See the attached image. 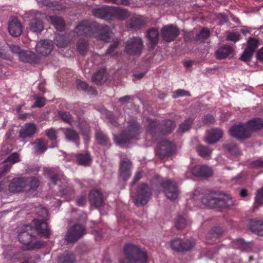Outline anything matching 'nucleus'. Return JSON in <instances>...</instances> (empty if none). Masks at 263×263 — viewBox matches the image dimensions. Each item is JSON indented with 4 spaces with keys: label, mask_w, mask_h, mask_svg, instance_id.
<instances>
[{
    "label": "nucleus",
    "mask_w": 263,
    "mask_h": 263,
    "mask_svg": "<svg viewBox=\"0 0 263 263\" xmlns=\"http://www.w3.org/2000/svg\"><path fill=\"white\" fill-rule=\"evenodd\" d=\"M27 190H34L37 189L39 185L38 179L35 177L25 179Z\"/></svg>",
    "instance_id": "obj_41"
},
{
    "label": "nucleus",
    "mask_w": 263,
    "mask_h": 263,
    "mask_svg": "<svg viewBox=\"0 0 263 263\" xmlns=\"http://www.w3.org/2000/svg\"><path fill=\"white\" fill-rule=\"evenodd\" d=\"M129 15V13L126 9L120 7L112 8L111 19L117 18L120 20H124L126 19Z\"/></svg>",
    "instance_id": "obj_28"
},
{
    "label": "nucleus",
    "mask_w": 263,
    "mask_h": 263,
    "mask_svg": "<svg viewBox=\"0 0 263 263\" xmlns=\"http://www.w3.org/2000/svg\"><path fill=\"white\" fill-rule=\"evenodd\" d=\"M36 125L31 123H28L22 126L20 132L19 137L22 139L30 138L36 132Z\"/></svg>",
    "instance_id": "obj_18"
},
{
    "label": "nucleus",
    "mask_w": 263,
    "mask_h": 263,
    "mask_svg": "<svg viewBox=\"0 0 263 263\" xmlns=\"http://www.w3.org/2000/svg\"><path fill=\"white\" fill-rule=\"evenodd\" d=\"M175 145L173 143L163 141L159 143L160 153L164 155L172 154L175 151Z\"/></svg>",
    "instance_id": "obj_25"
},
{
    "label": "nucleus",
    "mask_w": 263,
    "mask_h": 263,
    "mask_svg": "<svg viewBox=\"0 0 263 263\" xmlns=\"http://www.w3.org/2000/svg\"><path fill=\"white\" fill-rule=\"evenodd\" d=\"M229 133L231 136L239 139L246 138L249 135L246 125L242 123L234 125L230 129Z\"/></svg>",
    "instance_id": "obj_14"
},
{
    "label": "nucleus",
    "mask_w": 263,
    "mask_h": 263,
    "mask_svg": "<svg viewBox=\"0 0 263 263\" xmlns=\"http://www.w3.org/2000/svg\"><path fill=\"white\" fill-rule=\"evenodd\" d=\"M20 60L25 63H35L39 60L38 57L30 50H22L19 57Z\"/></svg>",
    "instance_id": "obj_23"
},
{
    "label": "nucleus",
    "mask_w": 263,
    "mask_h": 263,
    "mask_svg": "<svg viewBox=\"0 0 263 263\" xmlns=\"http://www.w3.org/2000/svg\"><path fill=\"white\" fill-rule=\"evenodd\" d=\"M250 228L252 231L258 235L263 236V222L252 220L250 221Z\"/></svg>",
    "instance_id": "obj_32"
},
{
    "label": "nucleus",
    "mask_w": 263,
    "mask_h": 263,
    "mask_svg": "<svg viewBox=\"0 0 263 263\" xmlns=\"http://www.w3.org/2000/svg\"><path fill=\"white\" fill-rule=\"evenodd\" d=\"M192 202L197 206L203 205L210 208H224L233 204L232 199L229 195L221 193L212 192L208 197L201 198L198 189L194 191L191 195V198L188 199V204Z\"/></svg>",
    "instance_id": "obj_1"
},
{
    "label": "nucleus",
    "mask_w": 263,
    "mask_h": 263,
    "mask_svg": "<svg viewBox=\"0 0 263 263\" xmlns=\"http://www.w3.org/2000/svg\"><path fill=\"white\" fill-rule=\"evenodd\" d=\"M9 190L12 193L27 191L26 182L23 178H14L9 184Z\"/></svg>",
    "instance_id": "obj_17"
},
{
    "label": "nucleus",
    "mask_w": 263,
    "mask_h": 263,
    "mask_svg": "<svg viewBox=\"0 0 263 263\" xmlns=\"http://www.w3.org/2000/svg\"><path fill=\"white\" fill-rule=\"evenodd\" d=\"M186 225V220L185 217L179 216L177 218L176 222V226L179 230L182 229L185 227Z\"/></svg>",
    "instance_id": "obj_50"
},
{
    "label": "nucleus",
    "mask_w": 263,
    "mask_h": 263,
    "mask_svg": "<svg viewBox=\"0 0 263 263\" xmlns=\"http://www.w3.org/2000/svg\"><path fill=\"white\" fill-rule=\"evenodd\" d=\"M96 139L98 142L102 144H105L108 141L106 135L102 132H98L96 133Z\"/></svg>",
    "instance_id": "obj_49"
},
{
    "label": "nucleus",
    "mask_w": 263,
    "mask_h": 263,
    "mask_svg": "<svg viewBox=\"0 0 263 263\" xmlns=\"http://www.w3.org/2000/svg\"><path fill=\"white\" fill-rule=\"evenodd\" d=\"M53 44L50 40H45L36 43L35 50L42 56L48 55L52 50Z\"/></svg>",
    "instance_id": "obj_15"
},
{
    "label": "nucleus",
    "mask_w": 263,
    "mask_h": 263,
    "mask_svg": "<svg viewBox=\"0 0 263 263\" xmlns=\"http://www.w3.org/2000/svg\"><path fill=\"white\" fill-rule=\"evenodd\" d=\"M89 198L91 204L96 207L100 206L103 203L102 195L98 190L92 191L89 194Z\"/></svg>",
    "instance_id": "obj_27"
},
{
    "label": "nucleus",
    "mask_w": 263,
    "mask_h": 263,
    "mask_svg": "<svg viewBox=\"0 0 263 263\" xmlns=\"http://www.w3.org/2000/svg\"><path fill=\"white\" fill-rule=\"evenodd\" d=\"M175 127V123L172 120H167L165 121L161 127V133L163 135H167L171 133Z\"/></svg>",
    "instance_id": "obj_35"
},
{
    "label": "nucleus",
    "mask_w": 263,
    "mask_h": 263,
    "mask_svg": "<svg viewBox=\"0 0 263 263\" xmlns=\"http://www.w3.org/2000/svg\"><path fill=\"white\" fill-rule=\"evenodd\" d=\"M32 144L34 145V151L38 153H42L47 148L46 143L41 139L36 140Z\"/></svg>",
    "instance_id": "obj_40"
},
{
    "label": "nucleus",
    "mask_w": 263,
    "mask_h": 263,
    "mask_svg": "<svg viewBox=\"0 0 263 263\" xmlns=\"http://www.w3.org/2000/svg\"><path fill=\"white\" fill-rule=\"evenodd\" d=\"M77 88L80 89L86 90L88 88V84L80 80H77L76 81Z\"/></svg>",
    "instance_id": "obj_57"
},
{
    "label": "nucleus",
    "mask_w": 263,
    "mask_h": 263,
    "mask_svg": "<svg viewBox=\"0 0 263 263\" xmlns=\"http://www.w3.org/2000/svg\"><path fill=\"white\" fill-rule=\"evenodd\" d=\"M221 233V231L220 229H219L217 232H210L208 235V238L210 239H213L215 240V239Z\"/></svg>",
    "instance_id": "obj_59"
},
{
    "label": "nucleus",
    "mask_w": 263,
    "mask_h": 263,
    "mask_svg": "<svg viewBox=\"0 0 263 263\" xmlns=\"http://www.w3.org/2000/svg\"><path fill=\"white\" fill-rule=\"evenodd\" d=\"M226 150L231 155L234 156H238L240 155V151L238 146L232 142H229L224 146Z\"/></svg>",
    "instance_id": "obj_37"
},
{
    "label": "nucleus",
    "mask_w": 263,
    "mask_h": 263,
    "mask_svg": "<svg viewBox=\"0 0 263 263\" xmlns=\"http://www.w3.org/2000/svg\"><path fill=\"white\" fill-rule=\"evenodd\" d=\"M8 29L10 34L13 36H18L22 32L21 23L16 18L10 20Z\"/></svg>",
    "instance_id": "obj_19"
},
{
    "label": "nucleus",
    "mask_w": 263,
    "mask_h": 263,
    "mask_svg": "<svg viewBox=\"0 0 263 263\" xmlns=\"http://www.w3.org/2000/svg\"><path fill=\"white\" fill-rule=\"evenodd\" d=\"M74 31L78 35L91 36L95 34L98 39L105 42H109L111 36L110 29L108 27L105 26L97 28L95 24L87 21L80 22Z\"/></svg>",
    "instance_id": "obj_2"
},
{
    "label": "nucleus",
    "mask_w": 263,
    "mask_h": 263,
    "mask_svg": "<svg viewBox=\"0 0 263 263\" xmlns=\"http://www.w3.org/2000/svg\"><path fill=\"white\" fill-rule=\"evenodd\" d=\"M210 35V31L208 29L204 28L196 36L197 41H204L208 39Z\"/></svg>",
    "instance_id": "obj_46"
},
{
    "label": "nucleus",
    "mask_w": 263,
    "mask_h": 263,
    "mask_svg": "<svg viewBox=\"0 0 263 263\" xmlns=\"http://www.w3.org/2000/svg\"><path fill=\"white\" fill-rule=\"evenodd\" d=\"M150 196L151 190L148 185L146 184H142L138 188L134 202L138 206L146 204Z\"/></svg>",
    "instance_id": "obj_9"
},
{
    "label": "nucleus",
    "mask_w": 263,
    "mask_h": 263,
    "mask_svg": "<svg viewBox=\"0 0 263 263\" xmlns=\"http://www.w3.org/2000/svg\"><path fill=\"white\" fill-rule=\"evenodd\" d=\"M249 133L261 129L263 127V120L255 118L248 122L246 125Z\"/></svg>",
    "instance_id": "obj_29"
},
{
    "label": "nucleus",
    "mask_w": 263,
    "mask_h": 263,
    "mask_svg": "<svg viewBox=\"0 0 263 263\" xmlns=\"http://www.w3.org/2000/svg\"><path fill=\"white\" fill-rule=\"evenodd\" d=\"M197 151L199 155L202 157L209 156L212 153V151L208 147L202 145H199L197 148Z\"/></svg>",
    "instance_id": "obj_45"
},
{
    "label": "nucleus",
    "mask_w": 263,
    "mask_h": 263,
    "mask_svg": "<svg viewBox=\"0 0 263 263\" xmlns=\"http://www.w3.org/2000/svg\"><path fill=\"white\" fill-rule=\"evenodd\" d=\"M165 196L170 200H174L178 196V191L176 183L174 181L167 180L162 184Z\"/></svg>",
    "instance_id": "obj_11"
},
{
    "label": "nucleus",
    "mask_w": 263,
    "mask_h": 263,
    "mask_svg": "<svg viewBox=\"0 0 263 263\" xmlns=\"http://www.w3.org/2000/svg\"><path fill=\"white\" fill-rule=\"evenodd\" d=\"M29 21V29L32 32H40L44 29L43 20L46 18L45 14L40 12H31Z\"/></svg>",
    "instance_id": "obj_7"
},
{
    "label": "nucleus",
    "mask_w": 263,
    "mask_h": 263,
    "mask_svg": "<svg viewBox=\"0 0 263 263\" xmlns=\"http://www.w3.org/2000/svg\"><path fill=\"white\" fill-rule=\"evenodd\" d=\"M77 159L79 163L81 165H88L91 161L90 156L87 154H79L77 156Z\"/></svg>",
    "instance_id": "obj_42"
},
{
    "label": "nucleus",
    "mask_w": 263,
    "mask_h": 263,
    "mask_svg": "<svg viewBox=\"0 0 263 263\" xmlns=\"http://www.w3.org/2000/svg\"><path fill=\"white\" fill-rule=\"evenodd\" d=\"M35 104L32 105V107H41L43 106L45 104V99L42 97H37L35 98Z\"/></svg>",
    "instance_id": "obj_53"
},
{
    "label": "nucleus",
    "mask_w": 263,
    "mask_h": 263,
    "mask_svg": "<svg viewBox=\"0 0 263 263\" xmlns=\"http://www.w3.org/2000/svg\"><path fill=\"white\" fill-rule=\"evenodd\" d=\"M106 79V69L101 68L97 71L92 77V81L96 84H101Z\"/></svg>",
    "instance_id": "obj_33"
},
{
    "label": "nucleus",
    "mask_w": 263,
    "mask_h": 263,
    "mask_svg": "<svg viewBox=\"0 0 263 263\" xmlns=\"http://www.w3.org/2000/svg\"><path fill=\"white\" fill-rule=\"evenodd\" d=\"M193 120L189 119L186 120L180 126L179 132L181 133H184L188 131L191 127L192 124Z\"/></svg>",
    "instance_id": "obj_48"
},
{
    "label": "nucleus",
    "mask_w": 263,
    "mask_h": 263,
    "mask_svg": "<svg viewBox=\"0 0 263 263\" xmlns=\"http://www.w3.org/2000/svg\"><path fill=\"white\" fill-rule=\"evenodd\" d=\"M119 45V42L116 41L113 44H112L107 50L106 51V54H111L112 52L114 51V49L118 46Z\"/></svg>",
    "instance_id": "obj_64"
},
{
    "label": "nucleus",
    "mask_w": 263,
    "mask_h": 263,
    "mask_svg": "<svg viewBox=\"0 0 263 263\" xmlns=\"http://www.w3.org/2000/svg\"><path fill=\"white\" fill-rule=\"evenodd\" d=\"M189 95V92L183 89H179L176 91L175 95L174 96V98L182 97L185 96Z\"/></svg>",
    "instance_id": "obj_60"
},
{
    "label": "nucleus",
    "mask_w": 263,
    "mask_h": 263,
    "mask_svg": "<svg viewBox=\"0 0 263 263\" xmlns=\"http://www.w3.org/2000/svg\"><path fill=\"white\" fill-rule=\"evenodd\" d=\"M163 39L167 42L174 41L179 34V30L175 26L171 25L163 27L161 30Z\"/></svg>",
    "instance_id": "obj_13"
},
{
    "label": "nucleus",
    "mask_w": 263,
    "mask_h": 263,
    "mask_svg": "<svg viewBox=\"0 0 263 263\" xmlns=\"http://www.w3.org/2000/svg\"><path fill=\"white\" fill-rule=\"evenodd\" d=\"M147 36L152 45H156L159 37L158 30L153 28L150 29L147 32Z\"/></svg>",
    "instance_id": "obj_38"
},
{
    "label": "nucleus",
    "mask_w": 263,
    "mask_h": 263,
    "mask_svg": "<svg viewBox=\"0 0 263 263\" xmlns=\"http://www.w3.org/2000/svg\"><path fill=\"white\" fill-rule=\"evenodd\" d=\"M65 138L69 141L76 142L79 139L78 133L74 130L70 128H66L64 132Z\"/></svg>",
    "instance_id": "obj_39"
},
{
    "label": "nucleus",
    "mask_w": 263,
    "mask_h": 263,
    "mask_svg": "<svg viewBox=\"0 0 263 263\" xmlns=\"http://www.w3.org/2000/svg\"><path fill=\"white\" fill-rule=\"evenodd\" d=\"M19 155L16 153L11 154L6 160L5 162H9L11 163H15L20 161Z\"/></svg>",
    "instance_id": "obj_51"
},
{
    "label": "nucleus",
    "mask_w": 263,
    "mask_h": 263,
    "mask_svg": "<svg viewBox=\"0 0 263 263\" xmlns=\"http://www.w3.org/2000/svg\"><path fill=\"white\" fill-rule=\"evenodd\" d=\"M76 257L74 253L65 251L59 257V263H75Z\"/></svg>",
    "instance_id": "obj_30"
},
{
    "label": "nucleus",
    "mask_w": 263,
    "mask_h": 263,
    "mask_svg": "<svg viewBox=\"0 0 263 263\" xmlns=\"http://www.w3.org/2000/svg\"><path fill=\"white\" fill-rule=\"evenodd\" d=\"M85 234V228L80 224H75L66 234V240L68 243H74Z\"/></svg>",
    "instance_id": "obj_10"
},
{
    "label": "nucleus",
    "mask_w": 263,
    "mask_h": 263,
    "mask_svg": "<svg viewBox=\"0 0 263 263\" xmlns=\"http://www.w3.org/2000/svg\"><path fill=\"white\" fill-rule=\"evenodd\" d=\"M46 135L51 140H54L57 139V132L56 130H54L53 128H50L46 130Z\"/></svg>",
    "instance_id": "obj_54"
},
{
    "label": "nucleus",
    "mask_w": 263,
    "mask_h": 263,
    "mask_svg": "<svg viewBox=\"0 0 263 263\" xmlns=\"http://www.w3.org/2000/svg\"><path fill=\"white\" fill-rule=\"evenodd\" d=\"M252 166L254 167L263 168V159H258L252 163Z\"/></svg>",
    "instance_id": "obj_63"
},
{
    "label": "nucleus",
    "mask_w": 263,
    "mask_h": 263,
    "mask_svg": "<svg viewBox=\"0 0 263 263\" xmlns=\"http://www.w3.org/2000/svg\"><path fill=\"white\" fill-rule=\"evenodd\" d=\"M222 131L218 128L212 129L206 132L205 140L209 144L217 142L222 136Z\"/></svg>",
    "instance_id": "obj_21"
},
{
    "label": "nucleus",
    "mask_w": 263,
    "mask_h": 263,
    "mask_svg": "<svg viewBox=\"0 0 263 263\" xmlns=\"http://www.w3.org/2000/svg\"><path fill=\"white\" fill-rule=\"evenodd\" d=\"M255 201L258 204L263 202V188L258 191L255 197Z\"/></svg>",
    "instance_id": "obj_58"
},
{
    "label": "nucleus",
    "mask_w": 263,
    "mask_h": 263,
    "mask_svg": "<svg viewBox=\"0 0 263 263\" xmlns=\"http://www.w3.org/2000/svg\"><path fill=\"white\" fill-rule=\"evenodd\" d=\"M145 20L140 16L133 17L128 23L129 26L132 28H139L145 24Z\"/></svg>",
    "instance_id": "obj_34"
},
{
    "label": "nucleus",
    "mask_w": 263,
    "mask_h": 263,
    "mask_svg": "<svg viewBox=\"0 0 263 263\" xmlns=\"http://www.w3.org/2000/svg\"><path fill=\"white\" fill-rule=\"evenodd\" d=\"M131 162L128 160L121 159L120 164V175L121 178L126 180L130 175V166Z\"/></svg>",
    "instance_id": "obj_26"
},
{
    "label": "nucleus",
    "mask_w": 263,
    "mask_h": 263,
    "mask_svg": "<svg viewBox=\"0 0 263 263\" xmlns=\"http://www.w3.org/2000/svg\"><path fill=\"white\" fill-rule=\"evenodd\" d=\"M193 175L197 177H209L212 175V169L205 165H197L191 171Z\"/></svg>",
    "instance_id": "obj_20"
},
{
    "label": "nucleus",
    "mask_w": 263,
    "mask_h": 263,
    "mask_svg": "<svg viewBox=\"0 0 263 263\" xmlns=\"http://www.w3.org/2000/svg\"><path fill=\"white\" fill-rule=\"evenodd\" d=\"M106 2H110L117 4L127 5L129 4V0H105Z\"/></svg>",
    "instance_id": "obj_62"
},
{
    "label": "nucleus",
    "mask_w": 263,
    "mask_h": 263,
    "mask_svg": "<svg viewBox=\"0 0 263 263\" xmlns=\"http://www.w3.org/2000/svg\"><path fill=\"white\" fill-rule=\"evenodd\" d=\"M54 27L58 30H62L64 27V22L61 17L57 16H50L48 19Z\"/></svg>",
    "instance_id": "obj_36"
},
{
    "label": "nucleus",
    "mask_w": 263,
    "mask_h": 263,
    "mask_svg": "<svg viewBox=\"0 0 263 263\" xmlns=\"http://www.w3.org/2000/svg\"><path fill=\"white\" fill-rule=\"evenodd\" d=\"M58 114L61 119L67 123H71L73 120L71 115L68 112L60 111L58 112Z\"/></svg>",
    "instance_id": "obj_47"
},
{
    "label": "nucleus",
    "mask_w": 263,
    "mask_h": 263,
    "mask_svg": "<svg viewBox=\"0 0 263 263\" xmlns=\"http://www.w3.org/2000/svg\"><path fill=\"white\" fill-rule=\"evenodd\" d=\"M86 196L85 195H81L80 197L77 199V204L79 206H83L86 203Z\"/></svg>",
    "instance_id": "obj_61"
},
{
    "label": "nucleus",
    "mask_w": 263,
    "mask_h": 263,
    "mask_svg": "<svg viewBox=\"0 0 263 263\" xmlns=\"http://www.w3.org/2000/svg\"><path fill=\"white\" fill-rule=\"evenodd\" d=\"M6 46L5 43L0 42V58L7 59L8 57L5 53Z\"/></svg>",
    "instance_id": "obj_55"
},
{
    "label": "nucleus",
    "mask_w": 263,
    "mask_h": 263,
    "mask_svg": "<svg viewBox=\"0 0 263 263\" xmlns=\"http://www.w3.org/2000/svg\"><path fill=\"white\" fill-rule=\"evenodd\" d=\"M77 49L80 54H84L88 50V44L85 40H80L77 44Z\"/></svg>",
    "instance_id": "obj_44"
},
{
    "label": "nucleus",
    "mask_w": 263,
    "mask_h": 263,
    "mask_svg": "<svg viewBox=\"0 0 263 263\" xmlns=\"http://www.w3.org/2000/svg\"><path fill=\"white\" fill-rule=\"evenodd\" d=\"M37 214L39 217L43 218V219H34L33 220L32 223L35 226L36 233L41 236L47 238L50 234L47 223L45 222L48 216V212L46 209L40 207Z\"/></svg>",
    "instance_id": "obj_6"
},
{
    "label": "nucleus",
    "mask_w": 263,
    "mask_h": 263,
    "mask_svg": "<svg viewBox=\"0 0 263 263\" xmlns=\"http://www.w3.org/2000/svg\"><path fill=\"white\" fill-rule=\"evenodd\" d=\"M112 7H106L97 8L93 11L94 15L98 18L107 21L111 20Z\"/></svg>",
    "instance_id": "obj_22"
},
{
    "label": "nucleus",
    "mask_w": 263,
    "mask_h": 263,
    "mask_svg": "<svg viewBox=\"0 0 263 263\" xmlns=\"http://www.w3.org/2000/svg\"><path fill=\"white\" fill-rule=\"evenodd\" d=\"M259 44L258 41L254 38L250 37L248 41V45L241 57V59L243 61H248L250 60L252 54L257 48Z\"/></svg>",
    "instance_id": "obj_16"
},
{
    "label": "nucleus",
    "mask_w": 263,
    "mask_h": 263,
    "mask_svg": "<svg viewBox=\"0 0 263 263\" xmlns=\"http://www.w3.org/2000/svg\"><path fill=\"white\" fill-rule=\"evenodd\" d=\"M9 48H10L11 51L13 53L17 54L18 55V57H20V53L22 52V51L23 50L21 49L20 46L16 45H13V44L10 45Z\"/></svg>",
    "instance_id": "obj_56"
},
{
    "label": "nucleus",
    "mask_w": 263,
    "mask_h": 263,
    "mask_svg": "<svg viewBox=\"0 0 263 263\" xmlns=\"http://www.w3.org/2000/svg\"><path fill=\"white\" fill-rule=\"evenodd\" d=\"M126 257L120 260V263H147V255L146 252L138 246L129 243L124 248Z\"/></svg>",
    "instance_id": "obj_3"
},
{
    "label": "nucleus",
    "mask_w": 263,
    "mask_h": 263,
    "mask_svg": "<svg viewBox=\"0 0 263 263\" xmlns=\"http://www.w3.org/2000/svg\"><path fill=\"white\" fill-rule=\"evenodd\" d=\"M140 133V128L139 125L135 120H133L129 122L127 129L119 137H114V140L118 145L121 146L131 139L136 138Z\"/></svg>",
    "instance_id": "obj_5"
},
{
    "label": "nucleus",
    "mask_w": 263,
    "mask_h": 263,
    "mask_svg": "<svg viewBox=\"0 0 263 263\" xmlns=\"http://www.w3.org/2000/svg\"><path fill=\"white\" fill-rule=\"evenodd\" d=\"M59 191L61 196L67 200H70L74 197V192L73 187L67 182L63 185L60 186Z\"/></svg>",
    "instance_id": "obj_24"
},
{
    "label": "nucleus",
    "mask_w": 263,
    "mask_h": 263,
    "mask_svg": "<svg viewBox=\"0 0 263 263\" xmlns=\"http://www.w3.org/2000/svg\"><path fill=\"white\" fill-rule=\"evenodd\" d=\"M233 51L232 47L224 45L219 48L216 52V57L218 59H223L229 55Z\"/></svg>",
    "instance_id": "obj_31"
},
{
    "label": "nucleus",
    "mask_w": 263,
    "mask_h": 263,
    "mask_svg": "<svg viewBox=\"0 0 263 263\" xmlns=\"http://www.w3.org/2000/svg\"><path fill=\"white\" fill-rule=\"evenodd\" d=\"M62 2H60V4H59L57 2H49L47 0L44 1V5L46 6L49 10L52 11L54 10H62L64 8L62 7L61 6Z\"/></svg>",
    "instance_id": "obj_43"
},
{
    "label": "nucleus",
    "mask_w": 263,
    "mask_h": 263,
    "mask_svg": "<svg viewBox=\"0 0 263 263\" xmlns=\"http://www.w3.org/2000/svg\"><path fill=\"white\" fill-rule=\"evenodd\" d=\"M195 245L194 240L192 238L185 241H183L180 239H175L170 242V245L173 250L176 251H187L192 248Z\"/></svg>",
    "instance_id": "obj_12"
},
{
    "label": "nucleus",
    "mask_w": 263,
    "mask_h": 263,
    "mask_svg": "<svg viewBox=\"0 0 263 263\" xmlns=\"http://www.w3.org/2000/svg\"><path fill=\"white\" fill-rule=\"evenodd\" d=\"M143 45L142 39L139 37L130 38L126 42L125 52L130 55H139L141 53Z\"/></svg>",
    "instance_id": "obj_8"
},
{
    "label": "nucleus",
    "mask_w": 263,
    "mask_h": 263,
    "mask_svg": "<svg viewBox=\"0 0 263 263\" xmlns=\"http://www.w3.org/2000/svg\"><path fill=\"white\" fill-rule=\"evenodd\" d=\"M34 231L36 232L35 226L33 228L30 225H25L20 229L18 240L21 243L26 246V249H38L44 246L41 242L34 241Z\"/></svg>",
    "instance_id": "obj_4"
},
{
    "label": "nucleus",
    "mask_w": 263,
    "mask_h": 263,
    "mask_svg": "<svg viewBox=\"0 0 263 263\" xmlns=\"http://www.w3.org/2000/svg\"><path fill=\"white\" fill-rule=\"evenodd\" d=\"M240 39V34L236 32H230L228 33L227 39L234 42L238 41Z\"/></svg>",
    "instance_id": "obj_52"
}]
</instances>
